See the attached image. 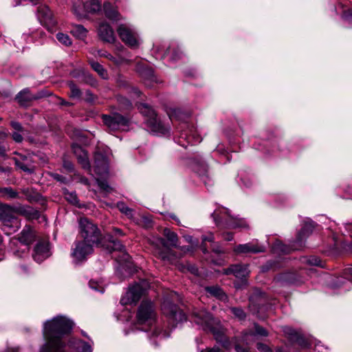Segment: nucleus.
I'll use <instances>...</instances> for the list:
<instances>
[{
  "label": "nucleus",
  "mask_w": 352,
  "mask_h": 352,
  "mask_svg": "<svg viewBox=\"0 0 352 352\" xmlns=\"http://www.w3.org/2000/svg\"><path fill=\"white\" fill-rule=\"evenodd\" d=\"M223 274L226 275L233 274L236 278H243L250 274L248 265H232L223 270Z\"/></svg>",
  "instance_id": "412c9836"
},
{
  "label": "nucleus",
  "mask_w": 352,
  "mask_h": 352,
  "mask_svg": "<svg viewBox=\"0 0 352 352\" xmlns=\"http://www.w3.org/2000/svg\"><path fill=\"white\" fill-rule=\"evenodd\" d=\"M180 300L179 296L175 292H170L164 298L162 305V311L168 320V322L175 327L179 322L186 320V318L183 311L174 304Z\"/></svg>",
  "instance_id": "7ed1b4c3"
},
{
  "label": "nucleus",
  "mask_w": 352,
  "mask_h": 352,
  "mask_svg": "<svg viewBox=\"0 0 352 352\" xmlns=\"http://www.w3.org/2000/svg\"><path fill=\"white\" fill-rule=\"evenodd\" d=\"M284 332L289 335V338L298 344L300 346L306 348L308 346V342L300 335H299L295 330L287 327L284 330Z\"/></svg>",
  "instance_id": "cd10ccee"
},
{
  "label": "nucleus",
  "mask_w": 352,
  "mask_h": 352,
  "mask_svg": "<svg viewBox=\"0 0 352 352\" xmlns=\"http://www.w3.org/2000/svg\"><path fill=\"white\" fill-rule=\"evenodd\" d=\"M344 274L347 278H352V268H347L344 270Z\"/></svg>",
  "instance_id": "052dcab7"
},
{
  "label": "nucleus",
  "mask_w": 352,
  "mask_h": 352,
  "mask_svg": "<svg viewBox=\"0 0 352 352\" xmlns=\"http://www.w3.org/2000/svg\"><path fill=\"white\" fill-rule=\"evenodd\" d=\"M345 228L347 230L352 232V223H346Z\"/></svg>",
  "instance_id": "774afa93"
},
{
  "label": "nucleus",
  "mask_w": 352,
  "mask_h": 352,
  "mask_svg": "<svg viewBox=\"0 0 352 352\" xmlns=\"http://www.w3.org/2000/svg\"><path fill=\"white\" fill-rule=\"evenodd\" d=\"M73 325V322L63 316H57L46 321L43 330L46 342L41 347L40 352H65L67 346L62 336L69 333Z\"/></svg>",
  "instance_id": "f257e3e1"
},
{
  "label": "nucleus",
  "mask_w": 352,
  "mask_h": 352,
  "mask_svg": "<svg viewBox=\"0 0 352 352\" xmlns=\"http://www.w3.org/2000/svg\"><path fill=\"white\" fill-rule=\"evenodd\" d=\"M90 65L92 69L96 71L100 76L102 78L106 79L108 77L107 72L104 68L98 62L94 60L90 61Z\"/></svg>",
  "instance_id": "c9c22d12"
},
{
  "label": "nucleus",
  "mask_w": 352,
  "mask_h": 352,
  "mask_svg": "<svg viewBox=\"0 0 352 352\" xmlns=\"http://www.w3.org/2000/svg\"><path fill=\"white\" fill-rule=\"evenodd\" d=\"M256 335L267 336L268 333L267 331L263 327L255 324V332L248 331L244 333L242 337L243 342L248 345L249 344L254 341V337Z\"/></svg>",
  "instance_id": "393cba45"
},
{
  "label": "nucleus",
  "mask_w": 352,
  "mask_h": 352,
  "mask_svg": "<svg viewBox=\"0 0 352 352\" xmlns=\"http://www.w3.org/2000/svg\"><path fill=\"white\" fill-rule=\"evenodd\" d=\"M117 32L120 39L131 47H137L140 43L138 34L125 24H120Z\"/></svg>",
  "instance_id": "9b49d317"
},
{
  "label": "nucleus",
  "mask_w": 352,
  "mask_h": 352,
  "mask_svg": "<svg viewBox=\"0 0 352 352\" xmlns=\"http://www.w3.org/2000/svg\"><path fill=\"white\" fill-rule=\"evenodd\" d=\"M257 349L261 352H272L269 346L263 343L257 344Z\"/></svg>",
  "instance_id": "3c124183"
},
{
  "label": "nucleus",
  "mask_w": 352,
  "mask_h": 352,
  "mask_svg": "<svg viewBox=\"0 0 352 352\" xmlns=\"http://www.w3.org/2000/svg\"><path fill=\"white\" fill-rule=\"evenodd\" d=\"M94 245L96 243L87 242L84 240L77 241L72 252V256L76 262L85 261L87 256L93 252Z\"/></svg>",
  "instance_id": "f8f14e48"
},
{
  "label": "nucleus",
  "mask_w": 352,
  "mask_h": 352,
  "mask_svg": "<svg viewBox=\"0 0 352 352\" xmlns=\"http://www.w3.org/2000/svg\"><path fill=\"white\" fill-rule=\"evenodd\" d=\"M206 291L212 296L217 298V299L226 301L228 298L226 293L219 286H210L206 287Z\"/></svg>",
  "instance_id": "c756f323"
},
{
  "label": "nucleus",
  "mask_w": 352,
  "mask_h": 352,
  "mask_svg": "<svg viewBox=\"0 0 352 352\" xmlns=\"http://www.w3.org/2000/svg\"><path fill=\"white\" fill-rule=\"evenodd\" d=\"M15 164L17 167H19L20 169H21L24 172H26L28 173H32L34 172L33 167H29L23 162H21L19 160H16Z\"/></svg>",
  "instance_id": "79ce46f5"
},
{
  "label": "nucleus",
  "mask_w": 352,
  "mask_h": 352,
  "mask_svg": "<svg viewBox=\"0 0 352 352\" xmlns=\"http://www.w3.org/2000/svg\"><path fill=\"white\" fill-rule=\"evenodd\" d=\"M305 262L310 265L322 266L321 261L317 256H310L309 258H306Z\"/></svg>",
  "instance_id": "de8ad7c7"
},
{
  "label": "nucleus",
  "mask_w": 352,
  "mask_h": 352,
  "mask_svg": "<svg viewBox=\"0 0 352 352\" xmlns=\"http://www.w3.org/2000/svg\"><path fill=\"white\" fill-rule=\"evenodd\" d=\"M17 208L6 204H0V221L8 223V220L18 219L16 216Z\"/></svg>",
  "instance_id": "4be33fe9"
},
{
  "label": "nucleus",
  "mask_w": 352,
  "mask_h": 352,
  "mask_svg": "<svg viewBox=\"0 0 352 352\" xmlns=\"http://www.w3.org/2000/svg\"><path fill=\"white\" fill-rule=\"evenodd\" d=\"M0 198L6 200L23 199L19 192L12 187H0Z\"/></svg>",
  "instance_id": "a878e982"
},
{
  "label": "nucleus",
  "mask_w": 352,
  "mask_h": 352,
  "mask_svg": "<svg viewBox=\"0 0 352 352\" xmlns=\"http://www.w3.org/2000/svg\"><path fill=\"white\" fill-rule=\"evenodd\" d=\"M8 221V223L3 222L1 223V229L7 235L16 232L21 227V222L19 219H12Z\"/></svg>",
  "instance_id": "bb28decb"
},
{
  "label": "nucleus",
  "mask_w": 352,
  "mask_h": 352,
  "mask_svg": "<svg viewBox=\"0 0 352 352\" xmlns=\"http://www.w3.org/2000/svg\"><path fill=\"white\" fill-rule=\"evenodd\" d=\"M212 215L217 224L225 221V224L228 228H248V225L245 220L233 217L230 215V211L227 208H222L219 212L214 211Z\"/></svg>",
  "instance_id": "0eeeda50"
},
{
  "label": "nucleus",
  "mask_w": 352,
  "mask_h": 352,
  "mask_svg": "<svg viewBox=\"0 0 352 352\" xmlns=\"http://www.w3.org/2000/svg\"><path fill=\"white\" fill-rule=\"evenodd\" d=\"M164 235L167 239L170 245L173 247L177 246L178 238L177 235L175 232H172L168 228H165L164 230Z\"/></svg>",
  "instance_id": "473e14b6"
},
{
  "label": "nucleus",
  "mask_w": 352,
  "mask_h": 352,
  "mask_svg": "<svg viewBox=\"0 0 352 352\" xmlns=\"http://www.w3.org/2000/svg\"><path fill=\"white\" fill-rule=\"evenodd\" d=\"M153 336L160 338H165L169 336V333H168L166 331H161L159 329H155L153 332Z\"/></svg>",
  "instance_id": "8fccbe9b"
},
{
  "label": "nucleus",
  "mask_w": 352,
  "mask_h": 352,
  "mask_svg": "<svg viewBox=\"0 0 352 352\" xmlns=\"http://www.w3.org/2000/svg\"><path fill=\"white\" fill-rule=\"evenodd\" d=\"M98 54L101 57H105L107 58H108L109 60H111L113 59V56L111 54H109L108 52H104V51H102V50H100L98 52Z\"/></svg>",
  "instance_id": "5fc2aeb1"
},
{
  "label": "nucleus",
  "mask_w": 352,
  "mask_h": 352,
  "mask_svg": "<svg viewBox=\"0 0 352 352\" xmlns=\"http://www.w3.org/2000/svg\"><path fill=\"white\" fill-rule=\"evenodd\" d=\"M102 120L111 131L124 130L129 122L128 118L119 113H114L111 116L103 115Z\"/></svg>",
  "instance_id": "4468645a"
},
{
  "label": "nucleus",
  "mask_w": 352,
  "mask_h": 352,
  "mask_svg": "<svg viewBox=\"0 0 352 352\" xmlns=\"http://www.w3.org/2000/svg\"><path fill=\"white\" fill-rule=\"evenodd\" d=\"M118 101L121 109H128L131 107V102L126 98L120 97L118 98Z\"/></svg>",
  "instance_id": "37998d69"
},
{
  "label": "nucleus",
  "mask_w": 352,
  "mask_h": 352,
  "mask_svg": "<svg viewBox=\"0 0 352 352\" xmlns=\"http://www.w3.org/2000/svg\"><path fill=\"white\" fill-rule=\"evenodd\" d=\"M273 249L276 252H280L283 253H289L290 249L287 248L281 241H276L273 246Z\"/></svg>",
  "instance_id": "a19ab883"
},
{
  "label": "nucleus",
  "mask_w": 352,
  "mask_h": 352,
  "mask_svg": "<svg viewBox=\"0 0 352 352\" xmlns=\"http://www.w3.org/2000/svg\"><path fill=\"white\" fill-rule=\"evenodd\" d=\"M157 243L160 245H162V247L164 248H166V242L165 241V240L164 239H162V238H159L157 239Z\"/></svg>",
  "instance_id": "e2e57ef3"
},
{
  "label": "nucleus",
  "mask_w": 352,
  "mask_h": 352,
  "mask_svg": "<svg viewBox=\"0 0 352 352\" xmlns=\"http://www.w3.org/2000/svg\"><path fill=\"white\" fill-rule=\"evenodd\" d=\"M17 208V213H19L28 219H37L39 213L37 210L29 206H19Z\"/></svg>",
  "instance_id": "7c9ffc66"
},
{
  "label": "nucleus",
  "mask_w": 352,
  "mask_h": 352,
  "mask_svg": "<svg viewBox=\"0 0 352 352\" xmlns=\"http://www.w3.org/2000/svg\"><path fill=\"white\" fill-rule=\"evenodd\" d=\"M69 89H70V94L69 96L72 98H76L78 99L81 96V91L80 89L74 84V82L69 81L67 83Z\"/></svg>",
  "instance_id": "e433bc0d"
},
{
  "label": "nucleus",
  "mask_w": 352,
  "mask_h": 352,
  "mask_svg": "<svg viewBox=\"0 0 352 352\" xmlns=\"http://www.w3.org/2000/svg\"><path fill=\"white\" fill-rule=\"evenodd\" d=\"M37 17L40 23L46 28L52 32L56 25V20L54 19L52 11L46 6H41L38 8Z\"/></svg>",
  "instance_id": "2eb2a0df"
},
{
  "label": "nucleus",
  "mask_w": 352,
  "mask_h": 352,
  "mask_svg": "<svg viewBox=\"0 0 352 352\" xmlns=\"http://www.w3.org/2000/svg\"><path fill=\"white\" fill-rule=\"evenodd\" d=\"M107 248L111 252H120V255L116 258L117 261L120 265L119 270H125L126 272L125 276L131 275L132 273L131 256L126 252L124 246L119 241L114 239L113 236H110Z\"/></svg>",
  "instance_id": "39448f33"
},
{
  "label": "nucleus",
  "mask_w": 352,
  "mask_h": 352,
  "mask_svg": "<svg viewBox=\"0 0 352 352\" xmlns=\"http://www.w3.org/2000/svg\"><path fill=\"white\" fill-rule=\"evenodd\" d=\"M206 352H221L218 347H213L212 349H208Z\"/></svg>",
  "instance_id": "338daca9"
},
{
  "label": "nucleus",
  "mask_w": 352,
  "mask_h": 352,
  "mask_svg": "<svg viewBox=\"0 0 352 352\" xmlns=\"http://www.w3.org/2000/svg\"><path fill=\"white\" fill-rule=\"evenodd\" d=\"M118 208H119L120 212L124 213V214H126L127 216L132 215V210L131 208H129L128 206H126L124 203H123V202L118 203Z\"/></svg>",
  "instance_id": "c03bdc74"
},
{
  "label": "nucleus",
  "mask_w": 352,
  "mask_h": 352,
  "mask_svg": "<svg viewBox=\"0 0 352 352\" xmlns=\"http://www.w3.org/2000/svg\"><path fill=\"white\" fill-rule=\"evenodd\" d=\"M10 124H11L12 127L14 129H15L16 131H18V132L23 131V126H21V124L19 122L12 121V122H11Z\"/></svg>",
  "instance_id": "864d4df0"
},
{
  "label": "nucleus",
  "mask_w": 352,
  "mask_h": 352,
  "mask_svg": "<svg viewBox=\"0 0 352 352\" xmlns=\"http://www.w3.org/2000/svg\"><path fill=\"white\" fill-rule=\"evenodd\" d=\"M344 16L346 19H352V10H349L346 12H345L344 14Z\"/></svg>",
  "instance_id": "680f3d73"
},
{
  "label": "nucleus",
  "mask_w": 352,
  "mask_h": 352,
  "mask_svg": "<svg viewBox=\"0 0 352 352\" xmlns=\"http://www.w3.org/2000/svg\"><path fill=\"white\" fill-rule=\"evenodd\" d=\"M148 286V283L146 280H142L140 283L132 285L129 288L125 295L122 297L120 303L122 305L136 304Z\"/></svg>",
  "instance_id": "6e6552de"
},
{
  "label": "nucleus",
  "mask_w": 352,
  "mask_h": 352,
  "mask_svg": "<svg viewBox=\"0 0 352 352\" xmlns=\"http://www.w3.org/2000/svg\"><path fill=\"white\" fill-rule=\"evenodd\" d=\"M159 258L164 261L172 263L175 258V255L172 254V252L170 250H167L166 252H159Z\"/></svg>",
  "instance_id": "58836bf2"
},
{
  "label": "nucleus",
  "mask_w": 352,
  "mask_h": 352,
  "mask_svg": "<svg viewBox=\"0 0 352 352\" xmlns=\"http://www.w3.org/2000/svg\"><path fill=\"white\" fill-rule=\"evenodd\" d=\"M71 33L76 38L83 39L86 37L87 30L81 25H76L72 29Z\"/></svg>",
  "instance_id": "72a5a7b5"
},
{
  "label": "nucleus",
  "mask_w": 352,
  "mask_h": 352,
  "mask_svg": "<svg viewBox=\"0 0 352 352\" xmlns=\"http://www.w3.org/2000/svg\"><path fill=\"white\" fill-rule=\"evenodd\" d=\"M66 346L65 352H92L91 344L79 339L71 340Z\"/></svg>",
  "instance_id": "6ab92c4d"
},
{
  "label": "nucleus",
  "mask_w": 352,
  "mask_h": 352,
  "mask_svg": "<svg viewBox=\"0 0 352 352\" xmlns=\"http://www.w3.org/2000/svg\"><path fill=\"white\" fill-rule=\"evenodd\" d=\"M235 350L236 352H250V351L248 349L243 348L238 344L235 345Z\"/></svg>",
  "instance_id": "bf43d9fd"
},
{
  "label": "nucleus",
  "mask_w": 352,
  "mask_h": 352,
  "mask_svg": "<svg viewBox=\"0 0 352 352\" xmlns=\"http://www.w3.org/2000/svg\"><path fill=\"white\" fill-rule=\"evenodd\" d=\"M80 233L84 241L98 244L100 240V232L97 226L87 218L79 220Z\"/></svg>",
  "instance_id": "423d86ee"
},
{
  "label": "nucleus",
  "mask_w": 352,
  "mask_h": 352,
  "mask_svg": "<svg viewBox=\"0 0 352 352\" xmlns=\"http://www.w3.org/2000/svg\"><path fill=\"white\" fill-rule=\"evenodd\" d=\"M98 34L101 39L110 43L116 41L114 32L111 27L107 23H102L98 28Z\"/></svg>",
  "instance_id": "5701e85b"
},
{
  "label": "nucleus",
  "mask_w": 352,
  "mask_h": 352,
  "mask_svg": "<svg viewBox=\"0 0 352 352\" xmlns=\"http://www.w3.org/2000/svg\"><path fill=\"white\" fill-rule=\"evenodd\" d=\"M94 171L99 176V177L96 178V182L100 188L107 194L111 193L113 189L105 179L109 174L108 165L106 161L102 160L100 164H97Z\"/></svg>",
  "instance_id": "ddd939ff"
},
{
  "label": "nucleus",
  "mask_w": 352,
  "mask_h": 352,
  "mask_svg": "<svg viewBox=\"0 0 352 352\" xmlns=\"http://www.w3.org/2000/svg\"><path fill=\"white\" fill-rule=\"evenodd\" d=\"M138 109L146 119L145 120L148 129L156 134L165 135L169 132V128L165 126L157 118L153 109L145 104H140Z\"/></svg>",
  "instance_id": "20e7f679"
},
{
  "label": "nucleus",
  "mask_w": 352,
  "mask_h": 352,
  "mask_svg": "<svg viewBox=\"0 0 352 352\" xmlns=\"http://www.w3.org/2000/svg\"><path fill=\"white\" fill-rule=\"evenodd\" d=\"M38 97L32 95L28 89H23L16 96V99L21 105H26L28 102Z\"/></svg>",
  "instance_id": "c85d7f7f"
},
{
  "label": "nucleus",
  "mask_w": 352,
  "mask_h": 352,
  "mask_svg": "<svg viewBox=\"0 0 352 352\" xmlns=\"http://www.w3.org/2000/svg\"><path fill=\"white\" fill-rule=\"evenodd\" d=\"M138 321L140 324L152 325L155 320V313L153 305L151 301H142L137 314Z\"/></svg>",
  "instance_id": "1a4fd4ad"
},
{
  "label": "nucleus",
  "mask_w": 352,
  "mask_h": 352,
  "mask_svg": "<svg viewBox=\"0 0 352 352\" xmlns=\"http://www.w3.org/2000/svg\"><path fill=\"white\" fill-rule=\"evenodd\" d=\"M12 137L13 140L18 143L21 142L23 140L22 135L20 133V132L18 131L14 132L12 134Z\"/></svg>",
  "instance_id": "603ef678"
},
{
  "label": "nucleus",
  "mask_w": 352,
  "mask_h": 352,
  "mask_svg": "<svg viewBox=\"0 0 352 352\" xmlns=\"http://www.w3.org/2000/svg\"><path fill=\"white\" fill-rule=\"evenodd\" d=\"M232 313L240 320H243L245 318V314L241 308L232 307L231 308Z\"/></svg>",
  "instance_id": "49530a36"
},
{
  "label": "nucleus",
  "mask_w": 352,
  "mask_h": 352,
  "mask_svg": "<svg viewBox=\"0 0 352 352\" xmlns=\"http://www.w3.org/2000/svg\"><path fill=\"white\" fill-rule=\"evenodd\" d=\"M80 182L84 184L85 185H87V186H89V181L87 178L85 177H81L80 178Z\"/></svg>",
  "instance_id": "69168bd1"
},
{
  "label": "nucleus",
  "mask_w": 352,
  "mask_h": 352,
  "mask_svg": "<svg viewBox=\"0 0 352 352\" xmlns=\"http://www.w3.org/2000/svg\"><path fill=\"white\" fill-rule=\"evenodd\" d=\"M89 284V287L96 291L100 292L101 293H103L104 291V287L96 281L90 280Z\"/></svg>",
  "instance_id": "09e8293b"
},
{
  "label": "nucleus",
  "mask_w": 352,
  "mask_h": 352,
  "mask_svg": "<svg viewBox=\"0 0 352 352\" xmlns=\"http://www.w3.org/2000/svg\"><path fill=\"white\" fill-rule=\"evenodd\" d=\"M56 38L60 43H61L65 46H69L72 43L70 37L67 34L58 32L56 34Z\"/></svg>",
  "instance_id": "4c0bfd02"
},
{
  "label": "nucleus",
  "mask_w": 352,
  "mask_h": 352,
  "mask_svg": "<svg viewBox=\"0 0 352 352\" xmlns=\"http://www.w3.org/2000/svg\"><path fill=\"white\" fill-rule=\"evenodd\" d=\"M265 246L258 243V241L254 240L245 244H239L234 247V252L236 254H257L263 252Z\"/></svg>",
  "instance_id": "dca6fc26"
},
{
  "label": "nucleus",
  "mask_w": 352,
  "mask_h": 352,
  "mask_svg": "<svg viewBox=\"0 0 352 352\" xmlns=\"http://www.w3.org/2000/svg\"><path fill=\"white\" fill-rule=\"evenodd\" d=\"M50 256L49 243L39 241L35 246L33 258L38 263H41Z\"/></svg>",
  "instance_id": "f3484780"
},
{
  "label": "nucleus",
  "mask_w": 352,
  "mask_h": 352,
  "mask_svg": "<svg viewBox=\"0 0 352 352\" xmlns=\"http://www.w3.org/2000/svg\"><path fill=\"white\" fill-rule=\"evenodd\" d=\"M72 149L82 167L85 169H89L90 164L87 152L81 146L76 144H73Z\"/></svg>",
  "instance_id": "b1692460"
},
{
  "label": "nucleus",
  "mask_w": 352,
  "mask_h": 352,
  "mask_svg": "<svg viewBox=\"0 0 352 352\" xmlns=\"http://www.w3.org/2000/svg\"><path fill=\"white\" fill-rule=\"evenodd\" d=\"M103 8L104 14L108 19L113 21H118L120 19V14L110 3H104Z\"/></svg>",
  "instance_id": "2f4dec72"
},
{
  "label": "nucleus",
  "mask_w": 352,
  "mask_h": 352,
  "mask_svg": "<svg viewBox=\"0 0 352 352\" xmlns=\"http://www.w3.org/2000/svg\"><path fill=\"white\" fill-rule=\"evenodd\" d=\"M83 6L77 5L74 3L72 10L74 14L79 19L83 18L87 13H94L99 11L101 8L98 0H82Z\"/></svg>",
  "instance_id": "9d476101"
},
{
  "label": "nucleus",
  "mask_w": 352,
  "mask_h": 352,
  "mask_svg": "<svg viewBox=\"0 0 352 352\" xmlns=\"http://www.w3.org/2000/svg\"><path fill=\"white\" fill-rule=\"evenodd\" d=\"M113 232L116 235H123L122 231L119 228H113Z\"/></svg>",
  "instance_id": "0e129e2a"
},
{
  "label": "nucleus",
  "mask_w": 352,
  "mask_h": 352,
  "mask_svg": "<svg viewBox=\"0 0 352 352\" xmlns=\"http://www.w3.org/2000/svg\"><path fill=\"white\" fill-rule=\"evenodd\" d=\"M181 138L186 140L188 142H192L191 135H189L188 132L184 131L181 133Z\"/></svg>",
  "instance_id": "6e6d98bb"
},
{
  "label": "nucleus",
  "mask_w": 352,
  "mask_h": 352,
  "mask_svg": "<svg viewBox=\"0 0 352 352\" xmlns=\"http://www.w3.org/2000/svg\"><path fill=\"white\" fill-rule=\"evenodd\" d=\"M64 195L65 196V199L70 202L72 204L77 206L78 204V199L77 197V195L76 192H68L67 190H65Z\"/></svg>",
  "instance_id": "ea45409f"
},
{
  "label": "nucleus",
  "mask_w": 352,
  "mask_h": 352,
  "mask_svg": "<svg viewBox=\"0 0 352 352\" xmlns=\"http://www.w3.org/2000/svg\"><path fill=\"white\" fill-rule=\"evenodd\" d=\"M111 61L116 65H120L125 63H128L129 60L121 55H117L116 56H113V59L111 60Z\"/></svg>",
  "instance_id": "a18cd8bd"
},
{
  "label": "nucleus",
  "mask_w": 352,
  "mask_h": 352,
  "mask_svg": "<svg viewBox=\"0 0 352 352\" xmlns=\"http://www.w3.org/2000/svg\"><path fill=\"white\" fill-rule=\"evenodd\" d=\"M189 114L184 113L182 110L180 109H174L171 110L170 113H169L170 119L175 118L177 120H181L185 121L186 118L189 117Z\"/></svg>",
  "instance_id": "f704fd0d"
},
{
  "label": "nucleus",
  "mask_w": 352,
  "mask_h": 352,
  "mask_svg": "<svg viewBox=\"0 0 352 352\" xmlns=\"http://www.w3.org/2000/svg\"><path fill=\"white\" fill-rule=\"evenodd\" d=\"M53 177H54V178L56 180H57V181H58V182H62V183H65V182H66V180H67V179H66V178H65V177H63V176H62V175H59V174H57V173L54 174V175H53Z\"/></svg>",
  "instance_id": "4d7b16f0"
},
{
  "label": "nucleus",
  "mask_w": 352,
  "mask_h": 352,
  "mask_svg": "<svg viewBox=\"0 0 352 352\" xmlns=\"http://www.w3.org/2000/svg\"><path fill=\"white\" fill-rule=\"evenodd\" d=\"M191 320L201 329L212 333L217 342L226 349L231 347V342L226 335V329L219 320L212 318L205 309H195L191 315Z\"/></svg>",
  "instance_id": "f03ea898"
},
{
  "label": "nucleus",
  "mask_w": 352,
  "mask_h": 352,
  "mask_svg": "<svg viewBox=\"0 0 352 352\" xmlns=\"http://www.w3.org/2000/svg\"><path fill=\"white\" fill-rule=\"evenodd\" d=\"M34 240V234L32 228L25 226L21 231L18 241L23 246L22 252H27L29 250V245Z\"/></svg>",
  "instance_id": "aec40b11"
},
{
  "label": "nucleus",
  "mask_w": 352,
  "mask_h": 352,
  "mask_svg": "<svg viewBox=\"0 0 352 352\" xmlns=\"http://www.w3.org/2000/svg\"><path fill=\"white\" fill-rule=\"evenodd\" d=\"M314 228V226L313 221L305 223L304 226L298 232L296 241L291 249L296 250L302 248L304 240L311 233Z\"/></svg>",
  "instance_id": "a211bd4d"
},
{
  "label": "nucleus",
  "mask_w": 352,
  "mask_h": 352,
  "mask_svg": "<svg viewBox=\"0 0 352 352\" xmlns=\"http://www.w3.org/2000/svg\"><path fill=\"white\" fill-rule=\"evenodd\" d=\"M214 239V238L212 233L209 234L208 236H204L202 237V241L204 242H205V241L213 242Z\"/></svg>",
  "instance_id": "13d9d810"
}]
</instances>
